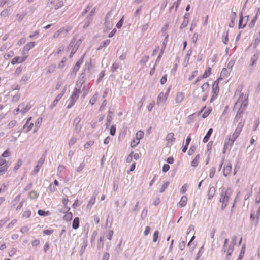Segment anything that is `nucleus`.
<instances>
[{"label":"nucleus","mask_w":260,"mask_h":260,"mask_svg":"<svg viewBox=\"0 0 260 260\" xmlns=\"http://www.w3.org/2000/svg\"><path fill=\"white\" fill-rule=\"evenodd\" d=\"M187 202V197L186 196H183L180 202L178 203L179 206L183 207L186 206Z\"/></svg>","instance_id":"f3484780"},{"label":"nucleus","mask_w":260,"mask_h":260,"mask_svg":"<svg viewBox=\"0 0 260 260\" xmlns=\"http://www.w3.org/2000/svg\"><path fill=\"white\" fill-rule=\"evenodd\" d=\"M22 71V67L20 66L16 69L15 74L17 76H19L21 73Z\"/></svg>","instance_id":"0e129e2a"},{"label":"nucleus","mask_w":260,"mask_h":260,"mask_svg":"<svg viewBox=\"0 0 260 260\" xmlns=\"http://www.w3.org/2000/svg\"><path fill=\"white\" fill-rule=\"evenodd\" d=\"M31 211L30 210H26L22 214V217L28 218L31 215Z\"/></svg>","instance_id":"c03bdc74"},{"label":"nucleus","mask_w":260,"mask_h":260,"mask_svg":"<svg viewBox=\"0 0 260 260\" xmlns=\"http://www.w3.org/2000/svg\"><path fill=\"white\" fill-rule=\"evenodd\" d=\"M196 149V147L195 146H191V147L189 148L188 152V155H191L194 153Z\"/></svg>","instance_id":"774afa93"},{"label":"nucleus","mask_w":260,"mask_h":260,"mask_svg":"<svg viewBox=\"0 0 260 260\" xmlns=\"http://www.w3.org/2000/svg\"><path fill=\"white\" fill-rule=\"evenodd\" d=\"M231 143V136H229L228 139H226L224 144V147L223 149V153L225 154L226 153V151L228 148L229 146H230Z\"/></svg>","instance_id":"a211bd4d"},{"label":"nucleus","mask_w":260,"mask_h":260,"mask_svg":"<svg viewBox=\"0 0 260 260\" xmlns=\"http://www.w3.org/2000/svg\"><path fill=\"white\" fill-rule=\"evenodd\" d=\"M109 43H110L109 40H106L103 41V42L101 43V44H100V46L97 49V50H100L102 48H103V47L107 46L109 44Z\"/></svg>","instance_id":"7c9ffc66"},{"label":"nucleus","mask_w":260,"mask_h":260,"mask_svg":"<svg viewBox=\"0 0 260 260\" xmlns=\"http://www.w3.org/2000/svg\"><path fill=\"white\" fill-rule=\"evenodd\" d=\"M95 196H93L89 200L87 205V207L91 208L92 206L95 203Z\"/></svg>","instance_id":"58836bf2"},{"label":"nucleus","mask_w":260,"mask_h":260,"mask_svg":"<svg viewBox=\"0 0 260 260\" xmlns=\"http://www.w3.org/2000/svg\"><path fill=\"white\" fill-rule=\"evenodd\" d=\"M17 123V121L16 120H11L7 125V128L11 129L14 127Z\"/></svg>","instance_id":"4c0bfd02"},{"label":"nucleus","mask_w":260,"mask_h":260,"mask_svg":"<svg viewBox=\"0 0 260 260\" xmlns=\"http://www.w3.org/2000/svg\"><path fill=\"white\" fill-rule=\"evenodd\" d=\"M213 132L212 128H210L208 131L207 132L206 135L204 137L203 141L204 143H206L209 139L210 137H211V135H212Z\"/></svg>","instance_id":"aec40b11"},{"label":"nucleus","mask_w":260,"mask_h":260,"mask_svg":"<svg viewBox=\"0 0 260 260\" xmlns=\"http://www.w3.org/2000/svg\"><path fill=\"white\" fill-rule=\"evenodd\" d=\"M8 166L7 164H5L0 167V175H3L6 173L8 169Z\"/></svg>","instance_id":"72a5a7b5"},{"label":"nucleus","mask_w":260,"mask_h":260,"mask_svg":"<svg viewBox=\"0 0 260 260\" xmlns=\"http://www.w3.org/2000/svg\"><path fill=\"white\" fill-rule=\"evenodd\" d=\"M28 79H29V77L27 75H26V74L23 75L21 79L20 83L21 84H23Z\"/></svg>","instance_id":"37998d69"},{"label":"nucleus","mask_w":260,"mask_h":260,"mask_svg":"<svg viewBox=\"0 0 260 260\" xmlns=\"http://www.w3.org/2000/svg\"><path fill=\"white\" fill-rule=\"evenodd\" d=\"M88 244V239L87 238H85L83 239V242L81 245V249L79 252L80 255H82L84 252H85V249L87 246Z\"/></svg>","instance_id":"f8f14e48"},{"label":"nucleus","mask_w":260,"mask_h":260,"mask_svg":"<svg viewBox=\"0 0 260 260\" xmlns=\"http://www.w3.org/2000/svg\"><path fill=\"white\" fill-rule=\"evenodd\" d=\"M8 186V184L3 183V184H2V185L0 187V193L4 192L7 188Z\"/></svg>","instance_id":"603ef678"},{"label":"nucleus","mask_w":260,"mask_h":260,"mask_svg":"<svg viewBox=\"0 0 260 260\" xmlns=\"http://www.w3.org/2000/svg\"><path fill=\"white\" fill-rule=\"evenodd\" d=\"M58 2L56 3L55 6V9H58L63 6L64 3L62 0H58Z\"/></svg>","instance_id":"de8ad7c7"},{"label":"nucleus","mask_w":260,"mask_h":260,"mask_svg":"<svg viewBox=\"0 0 260 260\" xmlns=\"http://www.w3.org/2000/svg\"><path fill=\"white\" fill-rule=\"evenodd\" d=\"M240 133H241V132L237 129L235 130V131L232 135V137L231 138L230 147H232V146L233 145L235 141L236 140V139L239 136Z\"/></svg>","instance_id":"9b49d317"},{"label":"nucleus","mask_w":260,"mask_h":260,"mask_svg":"<svg viewBox=\"0 0 260 260\" xmlns=\"http://www.w3.org/2000/svg\"><path fill=\"white\" fill-rule=\"evenodd\" d=\"M21 165H22V161L20 159H19L17 161L16 165L14 167V170L15 171L17 170L19 168V167L21 166Z\"/></svg>","instance_id":"338daca9"},{"label":"nucleus","mask_w":260,"mask_h":260,"mask_svg":"<svg viewBox=\"0 0 260 260\" xmlns=\"http://www.w3.org/2000/svg\"><path fill=\"white\" fill-rule=\"evenodd\" d=\"M35 42H30L26 44L24 47L26 48V50H28L29 51L31 49H32L35 45Z\"/></svg>","instance_id":"cd10ccee"},{"label":"nucleus","mask_w":260,"mask_h":260,"mask_svg":"<svg viewBox=\"0 0 260 260\" xmlns=\"http://www.w3.org/2000/svg\"><path fill=\"white\" fill-rule=\"evenodd\" d=\"M259 53V51H257L252 56L250 63V66H253L256 63V61L258 59Z\"/></svg>","instance_id":"ddd939ff"},{"label":"nucleus","mask_w":260,"mask_h":260,"mask_svg":"<svg viewBox=\"0 0 260 260\" xmlns=\"http://www.w3.org/2000/svg\"><path fill=\"white\" fill-rule=\"evenodd\" d=\"M144 137V133L142 131H139L136 133V139L140 141V139H142Z\"/></svg>","instance_id":"f704fd0d"},{"label":"nucleus","mask_w":260,"mask_h":260,"mask_svg":"<svg viewBox=\"0 0 260 260\" xmlns=\"http://www.w3.org/2000/svg\"><path fill=\"white\" fill-rule=\"evenodd\" d=\"M257 19L258 16L257 14H256L248 25V26L250 28H252L254 26L255 22L257 21Z\"/></svg>","instance_id":"bb28decb"},{"label":"nucleus","mask_w":260,"mask_h":260,"mask_svg":"<svg viewBox=\"0 0 260 260\" xmlns=\"http://www.w3.org/2000/svg\"><path fill=\"white\" fill-rule=\"evenodd\" d=\"M61 95L58 94L56 97L55 99L53 101L52 104L50 106V109H53L57 104L58 102L61 99Z\"/></svg>","instance_id":"412c9836"},{"label":"nucleus","mask_w":260,"mask_h":260,"mask_svg":"<svg viewBox=\"0 0 260 260\" xmlns=\"http://www.w3.org/2000/svg\"><path fill=\"white\" fill-rule=\"evenodd\" d=\"M234 245H233V244H230L228 250V255H231L234 250Z\"/></svg>","instance_id":"680f3d73"},{"label":"nucleus","mask_w":260,"mask_h":260,"mask_svg":"<svg viewBox=\"0 0 260 260\" xmlns=\"http://www.w3.org/2000/svg\"><path fill=\"white\" fill-rule=\"evenodd\" d=\"M109 114L107 116V120H107L106 123V127H108V126L110 125L111 121L112 120V117L110 115L111 112L109 111Z\"/></svg>","instance_id":"e433bc0d"},{"label":"nucleus","mask_w":260,"mask_h":260,"mask_svg":"<svg viewBox=\"0 0 260 260\" xmlns=\"http://www.w3.org/2000/svg\"><path fill=\"white\" fill-rule=\"evenodd\" d=\"M31 108V105L30 104H28L26 107L22 110V113L23 114L26 113L28 112Z\"/></svg>","instance_id":"8fccbe9b"},{"label":"nucleus","mask_w":260,"mask_h":260,"mask_svg":"<svg viewBox=\"0 0 260 260\" xmlns=\"http://www.w3.org/2000/svg\"><path fill=\"white\" fill-rule=\"evenodd\" d=\"M20 199V195L17 196L12 201V204L13 206L16 205L17 203L19 201Z\"/></svg>","instance_id":"bf43d9fd"},{"label":"nucleus","mask_w":260,"mask_h":260,"mask_svg":"<svg viewBox=\"0 0 260 260\" xmlns=\"http://www.w3.org/2000/svg\"><path fill=\"white\" fill-rule=\"evenodd\" d=\"M111 12H109L105 17V25L107 28H110L111 26V22L109 20L110 18Z\"/></svg>","instance_id":"dca6fc26"},{"label":"nucleus","mask_w":260,"mask_h":260,"mask_svg":"<svg viewBox=\"0 0 260 260\" xmlns=\"http://www.w3.org/2000/svg\"><path fill=\"white\" fill-rule=\"evenodd\" d=\"M219 87L218 86L213 85L212 86V92L214 95H215V97L217 96V94L219 92Z\"/></svg>","instance_id":"c9c22d12"},{"label":"nucleus","mask_w":260,"mask_h":260,"mask_svg":"<svg viewBox=\"0 0 260 260\" xmlns=\"http://www.w3.org/2000/svg\"><path fill=\"white\" fill-rule=\"evenodd\" d=\"M77 141V139L75 137H72L69 142V145L70 147H71V146L73 145Z\"/></svg>","instance_id":"5fc2aeb1"},{"label":"nucleus","mask_w":260,"mask_h":260,"mask_svg":"<svg viewBox=\"0 0 260 260\" xmlns=\"http://www.w3.org/2000/svg\"><path fill=\"white\" fill-rule=\"evenodd\" d=\"M260 43V37H256V38L254 39V43H253V47L254 48H256L257 47V46L258 45V44Z\"/></svg>","instance_id":"3c124183"},{"label":"nucleus","mask_w":260,"mask_h":260,"mask_svg":"<svg viewBox=\"0 0 260 260\" xmlns=\"http://www.w3.org/2000/svg\"><path fill=\"white\" fill-rule=\"evenodd\" d=\"M167 99V95H165L163 92L160 93L157 97V105L164 104L165 103Z\"/></svg>","instance_id":"39448f33"},{"label":"nucleus","mask_w":260,"mask_h":260,"mask_svg":"<svg viewBox=\"0 0 260 260\" xmlns=\"http://www.w3.org/2000/svg\"><path fill=\"white\" fill-rule=\"evenodd\" d=\"M83 57L81 58L74 66L73 72L76 74L77 72L79 70L81 65L83 63Z\"/></svg>","instance_id":"4468645a"},{"label":"nucleus","mask_w":260,"mask_h":260,"mask_svg":"<svg viewBox=\"0 0 260 260\" xmlns=\"http://www.w3.org/2000/svg\"><path fill=\"white\" fill-rule=\"evenodd\" d=\"M149 59V56H144V57H142V58L141 59V60H140V63L141 64H144L145 63H146L148 60Z\"/></svg>","instance_id":"4d7b16f0"},{"label":"nucleus","mask_w":260,"mask_h":260,"mask_svg":"<svg viewBox=\"0 0 260 260\" xmlns=\"http://www.w3.org/2000/svg\"><path fill=\"white\" fill-rule=\"evenodd\" d=\"M247 18L246 20L244 22H243V17L242 15V13L241 12L240 14V19L239 20V24H238V27L239 28H243L245 27L247 24V22L248 20L249 16H246Z\"/></svg>","instance_id":"20e7f679"},{"label":"nucleus","mask_w":260,"mask_h":260,"mask_svg":"<svg viewBox=\"0 0 260 260\" xmlns=\"http://www.w3.org/2000/svg\"><path fill=\"white\" fill-rule=\"evenodd\" d=\"M38 194L35 191H31L29 193V197L31 199H34L38 197Z\"/></svg>","instance_id":"a18cd8bd"},{"label":"nucleus","mask_w":260,"mask_h":260,"mask_svg":"<svg viewBox=\"0 0 260 260\" xmlns=\"http://www.w3.org/2000/svg\"><path fill=\"white\" fill-rule=\"evenodd\" d=\"M236 17V12H233V13L232 14V15L230 16L231 21L229 23V25L230 27H234V21H235Z\"/></svg>","instance_id":"4be33fe9"},{"label":"nucleus","mask_w":260,"mask_h":260,"mask_svg":"<svg viewBox=\"0 0 260 260\" xmlns=\"http://www.w3.org/2000/svg\"><path fill=\"white\" fill-rule=\"evenodd\" d=\"M232 193V190L230 188L222 189L220 198V202L222 203L221 207L222 210L224 209L226 207Z\"/></svg>","instance_id":"f03ea898"},{"label":"nucleus","mask_w":260,"mask_h":260,"mask_svg":"<svg viewBox=\"0 0 260 260\" xmlns=\"http://www.w3.org/2000/svg\"><path fill=\"white\" fill-rule=\"evenodd\" d=\"M245 245H243L242 247L241 252L240 253V254L239 255V257H238L237 260H242V259L243 254H244V252H245Z\"/></svg>","instance_id":"79ce46f5"},{"label":"nucleus","mask_w":260,"mask_h":260,"mask_svg":"<svg viewBox=\"0 0 260 260\" xmlns=\"http://www.w3.org/2000/svg\"><path fill=\"white\" fill-rule=\"evenodd\" d=\"M73 215L71 212H68L63 216V219L66 221H70L72 219Z\"/></svg>","instance_id":"473e14b6"},{"label":"nucleus","mask_w":260,"mask_h":260,"mask_svg":"<svg viewBox=\"0 0 260 260\" xmlns=\"http://www.w3.org/2000/svg\"><path fill=\"white\" fill-rule=\"evenodd\" d=\"M26 56L15 57L12 59L11 63L12 64H15L16 63H20L24 62L26 60Z\"/></svg>","instance_id":"6e6552de"},{"label":"nucleus","mask_w":260,"mask_h":260,"mask_svg":"<svg viewBox=\"0 0 260 260\" xmlns=\"http://www.w3.org/2000/svg\"><path fill=\"white\" fill-rule=\"evenodd\" d=\"M119 68L118 63L116 62L113 63L111 67V70L113 72H115L116 70Z\"/></svg>","instance_id":"69168bd1"},{"label":"nucleus","mask_w":260,"mask_h":260,"mask_svg":"<svg viewBox=\"0 0 260 260\" xmlns=\"http://www.w3.org/2000/svg\"><path fill=\"white\" fill-rule=\"evenodd\" d=\"M184 99V94L181 92L177 93L175 96V102L177 104L181 103Z\"/></svg>","instance_id":"9d476101"},{"label":"nucleus","mask_w":260,"mask_h":260,"mask_svg":"<svg viewBox=\"0 0 260 260\" xmlns=\"http://www.w3.org/2000/svg\"><path fill=\"white\" fill-rule=\"evenodd\" d=\"M8 14H9V11L7 9H5V10H3L1 13H0V15L2 16V17H7L8 15Z\"/></svg>","instance_id":"e2e57ef3"},{"label":"nucleus","mask_w":260,"mask_h":260,"mask_svg":"<svg viewBox=\"0 0 260 260\" xmlns=\"http://www.w3.org/2000/svg\"><path fill=\"white\" fill-rule=\"evenodd\" d=\"M244 124H245V121L241 119L239 121L236 129H237V130L241 132L242 129L244 125Z\"/></svg>","instance_id":"c756f323"},{"label":"nucleus","mask_w":260,"mask_h":260,"mask_svg":"<svg viewBox=\"0 0 260 260\" xmlns=\"http://www.w3.org/2000/svg\"><path fill=\"white\" fill-rule=\"evenodd\" d=\"M28 124H25L22 127V130L25 133H27L30 131L34 126L33 123H30L28 125Z\"/></svg>","instance_id":"6ab92c4d"},{"label":"nucleus","mask_w":260,"mask_h":260,"mask_svg":"<svg viewBox=\"0 0 260 260\" xmlns=\"http://www.w3.org/2000/svg\"><path fill=\"white\" fill-rule=\"evenodd\" d=\"M64 30V28H60V29L58 30L57 31H56L53 36V38H57L58 37H59V36L60 35V34Z\"/></svg>","instance_id":"864d4df0"},{"label":"nucleus","mask_w":260,"mask_h":260,"mask_svg":"<svg viewBox=\"0 0 260 260\" xmlns=\"http://www.w3.org/2000/svg\"><path fill=\"white\" fill-rule=\"evenodd\" d=\"M192 50L191 49H189L187 51V53H186V54L185 56V58L184 59H186V61H189V59H190V56L192 54Z\"/></svg>","instance_id":"09e8293b"},{"label":"nucleus","mask_w":260,"mask_h":260,"mask_svg":"<svg viewBox=\"0 0 260 260\" xmlns=\"http://www.w3.org/2000/svg\"><path fill=\"white\" fill-rule=\"evenodd\" d=\"M166 140L167 141V146L171 147L176 140V138L174 137V134L172 132L168 133L166 136Z\"/></svg>","instance_id":"7ed1b4c3"},{"label":"nucleus","mask_w":260,"mask_h":260,"mask_svg":"<svg viewBox=\"0 0 260 260\" xmlns=\"http://www.w3.org/2000/svg\"><path fill=\"white\" fill-rule=\"evenodd\" d=\"M169 184L170 183L169 181L165 182L160 189V192L162 193L165 190V189L168 187Z\"/></svg>","instance_id":"a19ab883"},{"label":"nucleus","mask_w":260,"mask_h":260,"mask_svg":"<svg viewBox=\"0 0 260 260\" xmlns=\"http://www.w3.org/2000/svg\"><path fill=\"white\" fill-rule=\"evenodd\" d=\"M46 153H47V151H45L44 152V153L42 154V155L41 156V157H40L39 160L38 161V165H40V166H42L45 160V158L46 157Z\"/></svg>","instance_id":"5701e85b"},{"label":"nucleus","mask_w":260,"mask_h":260,"mask_svg":"<svg viewBox=\"0 0 260 260\" xmlns=\"http://www.w3.org/2000/svg\"><path fill=\"white\" fill-rule=\"evenodd\" d=\"M215 192H216V188L213 186L210 187L209 189L208 193V199L209 200H211L212 199Z\"/></svg>","instance_id":"2eb2a0df"},{"label":"nucleus","mask_w":260,"mask_h":260,"mask_svg":"<svg viewBox=\"0 0 260 260\" xmlns=\"http://www.w3.org/2000/svg\"><path fill=\"white\" fill-rule=\"evenodd\" d=\"M211 68L210 67H208L204 72L203 75L202 77L203 78H206L208 77L211 74Z\"/></svg>","instance_id":"a878e982"},{"label":"nucleus","mask_w":260,"mask_h":260,"mask_svg":"<svg viewBox=\"0 0 260 260\" xmlns=\"http://www.w3.org/2000/svg\"><path fill=\"white\" fill-rule=\"evenodd\" d=\"M91 21V19H89L87 17L84 22V24L83 26L84 28H86L88 27L89 26V25L90 24Z\"/></svg>","instance_id":"49530a36"},{"label":"nucleus","mask_w":260,"mask_h":260,"mask_svg":"<svg viewBox=\"0 0 260 260\" xmlns=\"http://www.w3.org/2000/svg\"><path fill=\"white\" fill-rule=\"evenodd\" d=\"M190 15L189 13H187L185 14L183 17V21L181 24V25L180 27V29H182L184 27H185L187 26L189 22Z\"/></svg>","instance_id":"0eeeda50"},{"label":"nucleus","mask_w":260,"mask_h":260,"mask_svg":"<svg viewBox=\"0 0 260 260\" xmlns=\"http://www.w3.org/2000/svg\"><path fill=\"white\" fill-rule=\"evenodd\" d=\"M104 236H101L99 239V241L98 243V247H103V240H104Z\"/></svg>","instance_id":"13d9d810"},{"label":"nucleus","mask_w":260,"mask_h":260,"mask_svg":"<svg viewBox=\"0 0 260 260\" xmlns=\"http://www.w3.org/2000/svg\"><path fill=\"white\" fill-rule=\"evenodd\" d=\"M232 171V164L229 162L226 166H224L223 169V175L225 177L228 176L231 172Z\"/></svg>","instance_id":"1a4fd4ad"},{"label":"nucleus","mask_w":260,"mask_h":260,"mask_svg":"<svg viewBox=\"0 0 260 260\" xmlns=\"http://www.w3.org/2000/svg\"><path fill=\"white\" fill-rule=\"evenodd\" d=\"M228 73V70L226 68H223L220 73V77H219L220 79L222 80L223 78H224L225 77H226L227 76Z\"/></svg>","instance_id":"c85d7f7f"},{"label":"nucleus","mask_w":260,"mask_h":260,"mask_svg":"<svg viewBox=\"0 0 260 260\" xmlns=\"http://www.w3.org/2000/svg\"><path fill=\"white\" fill-rule=\"evenodd\" d=\"M38 214L41 216H46L49 215V211H45L43 210H39L38 211Z\"/></svg>","instance_id":"ea45409f"},{"label":"nucleus","mask_w":260,"mask_h":260,"mask_svg":"<svg viewBox=\"0 0 260 260\" xmlns=\"http://www.w3.org/2000/svg\"><path fill=\"white\" fill-rule=\"evenodd\" d=\"M80 92L81 91L79 89L75 88L70 96V99L72 100V101L76 102L78 99Z\"/></svg>","instance_id":"423d86ee"},{"label":"nucleus","mask_w":260,"mask_h":260,"mask_svg":"<svg viewBox=\"0 0 260 260\" xmlns=\"http://www.w3.org/2000/svg\"><path fill=\"white\" fill-rule=\"evenodd\" d=\"M55 68H56L55 64H52L50 65V66L48 67V68L47 69V73L50 74V73L53 72L55 71Z\"/></svg>","instance_id":"2f4dec72"},{"label":"nucleus","mask_w":260,"mask_h":260,"mask_svg":"<svg viewBox=\"0 0 260 260\" xmlns=\"http://www.w3.org/2000/svg\"><path fill=\"white\" fill-rule=\"evenodd\" d=\"M14 55V53L12 51L9 52L8 53L4 55V58L5 59H8L10 58H11Z\"/></svg>","instance_id":"6e6d98bb"},{"label":"nucleus","mask_w":260,"mask_h":260,"mask_svg":"<svg viewBox=\"0 0 260 260\" xmlns=\"http://www.w3.org/2000/svg\"><path fill=\"white\" fill-rule=\"evenodd\" d=\"M79 226V219L78 217H76L73 222L72 228L74 229H77Z\"/></svg>","instance_id":"b1692460"},{"label":"nucleus","mask_w":260,"mask_h":260,"mask_svg":"<svg viewBox=\"0 0 260 260\" xmlns=\"http://www.w3.org/2000/svg\"><path fill=\"white\" fill-rule=\"evenodd\" d=\"M199 155H197L194 159L191 162V165L192 167H197L199 164Z\"/></svg>","instance_id":"393cba45"},{"label":"nucleus","mask_w":260,"mask_h":260,"mask_svg":"<svg viewBox=\"0 0 260 260\" xmlns=\"http://www.w3.org/2000/svg\"><path fill=\"white\" fill-rule=\"evenodd\" d=\"M239 94L240 96L234 106V109H238L234 118L235 121H238L239 119L241 118L248 103V95H244L243 93H241V91L239 90H237L235 92V94Z\"/></svg>","instance_id":"f257e3e1"},{"label":"nucleus","mask_w":260,"mask_h":260,"mask_svg":"<svg viewBox=\"0 0 260 260\" xmlns=\"http://www.w3.org/2000/svg\"><path fill=\"white\" fill-rule=\"evenodd\" d=\"M140 143V141L138 140H133L131 143V146L132 148L135 147L139 143Z\"/></svg>","instance_id":"052dcab7"}]
</instances>
